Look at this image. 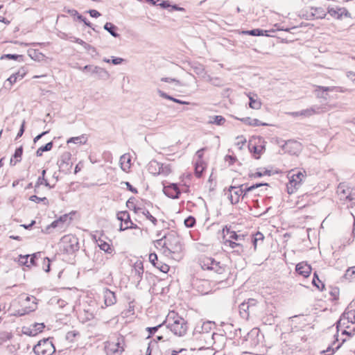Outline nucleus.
<instances>
[{
  "label": "nucleus",
  "instance_id": "obj_1",
  "mask_svg": "<svg viewBox=\"0 0 355 355\" xmlns=\"http://www.w3.org/2000/svg\"><path fill=\"white\" fill-rule=\"evenodd\" d=\"M175 315V312L168 315L167 327L175 335L182 336L187 331V322L183 318Z\"/></svg>",
  "mask_w": 355,
  "mask_h": 355
},
{
  "label": "nucleus",
  "instance_id": "obj_2",
  "mask_svg": "<svg viewBox=\"0 0 355 355\" xmlns=\"http://www.w3.org/2000/svg\"><path fill=\"white\" fill-rule=\"evenodd\" d=\"M261 186H268V184L258 183L245 189H243V184L240 185L239 187L230 186L228 189L229 192L230 193L229 199L232 204L235 205L239 202L240 197L243 198L248 192Z\"/></svg>",
  "mask_w": 355,
  "mask_h": 355
},
{
  "label": "nucleus",
  "instance_id": "obj_3",
  "mask_svg": "<svg viewBox=\"0 0 355 355\" xmlns=\"http://www.w3.org/2000/svg\"><path fill=\"white\" fill-rule=\"evenodd\" d=\"M305 178L304 173L297 171V173H293L290 171L288 174V178L289 180L286 184L287 191L289 194L295 193L302 185L303 179Z\"/></svg>",
  "mask_w": 355,
  "mask_h": 355
},
{
  "label": "nucleus",
  "instance_id": "obj_4",
  "mask_svg": "<svg viewBox=\"0 0 355 355\" xmlns=\"http://www.w3.org/2000/svg\"><path fill=\"white\" fill-rule=\"evenodd\" d=\"M199 264L202 269L211 270L217 274H222L225 271V267L219 261L209 257H203L200 259Z\"/></svg>",
  "mask_w": 355,
  "mask_h": 355
},
{
  "label": "nucleus",
  "instance_id": "obj_5",
  "mask_svg": "<svg viewBox=\"0 0 355 355\" xmlns=\"http://www.w3.org/2000/svg\"><path fill=\"white\" fill-rule=\"evenodd\" d=\"M63 250L68 254H72L79 249L78 238L72 234L64 236L61 239Z\"/></svg>",
  "mask_w": 355,
  "mask_h": 355
},
{
  "label": "nucleus",
  "instance_id": "obj_6",
  "mask_svg": "<svg viewBox=\"0 0 355 355\" xmlns=\"http://www.w3.org/2000/svg\"><path fill=\"white\" fill-rule=\"evenodd\" d=\"M33 351L37 355H52L55 352L53 343L49 339H43L35 345Z\"/></svg>",
  "mask_w": 355,
  "mask_h": 355
},
{
  "label": "nucleus",
  "instance_id": "obj_7",
  "mask_svg": "<svg viewBox=\"0 0 355 355\" xmlns=\"http://www.w3.org/2000/svg\"><path fill=\"white\" fill-rule=\"evenodd\" d=\"M350 324L355 325V309L347 308L338 321L337 329L342 327L346 329L350 328ZM353 331H355V326L353 327Z\"/></svg>",
  "mask_w": 355,
  "mask_h": 355
},
{
  "label": "nucleus",
  "instance_id": "obj_8",
  "mask_svg": "<svg viewBox=\"0 0 355 355\" xmlns=\"http://www.w3.org/2000/svg\"><path fill=\"white\" fill-rule=\"evenodd\" d=\"M281 148L284 153L292 155H298L302 150V145L297 141L288 140L282 144Z\"/></svg>",
  "mask_w": 355,
  "mask_h": 355
},
{
  "label": "nucleus",
  "instance_id": "obj_9",
  "mask_svg": "<svg viewBox=\"0 0 355 355\" xmlns=\"http://www.w3.org/2000/svg\"><path fill=\"white\" fill-rule=\"evenodd\" d=\"M117 219L121 222L120 225V231H123L127 229H137V225L134 224L130 217V214L128 211H119L117 214Z\"/></svg>",
  "mask_w": 355,
  "mask_h": 355
},
{
  "label": "nucleus",
  "instance_id": "obj_10",
  "mask_svg": "<svg viewBox=\"0 0 355 355\" xmlns=\"http://www.w3.org/2000/svg\"><path fill=\"white\" fill-rule=\"evenodd\" d=\"M58 166L60 171L64 173H69L71 172L73 163L71 162V154L69 152L63 153L58 161Z\"/></svg>",
  "mask_w": 355,
  "mask_h": 355
},
{
  "label": "nucleus",
  "instance_id": "obj_11",
  "mask_svg": "<svg viewBox=\"0 0 355 355\" xmlns=\"http://www.w3.org/2000/svg\"><path fill=\"white\" fill-rule=\"evenodd\" d=\"M121 338H118L116 341H107L105 343V349L107 355H113L123 351Z\"/></svg>",
  "mask_w": 355,
  "mask_h": 355
},
{
  "label": "nucleus",
  "instance_id": "obj_12",
  "mask_svg": "<svg viewBox=\"0 0 355 355\" xmlns=\"http://www.w3.org/2000/svg\"><path fill=\"white\" fill-rule=\"evenodd\" d=\"M82 70L90 71L93 74H96L97 78L101 80H106L110 78L109 72L100 67L93 65H86L82 68Z\"/></svg>",
  "mask_w": 355,
  "mask_h": 355
},
{
  "label": "nucleus",
  "instance_id": "obj_13",
  "mask_svg": "<svg viewBox=\"0 0 355 355\" xmlns=\"http://www.w3.org/2000/svg\"><path fill=\"white\" fill-rule=\"evenodd\" d=\"M337 194L340 200L352 201L353 200L351 195V188L344 182L338 184Z\"/></svg>",
  "mask_w": 355,
  "mask_h": 355
},
{
  "label": "nucleus",
  "instance_id": "obj_14",
  "mask_svg": "<svg viewBox=\"0 0 355 355\" xmlns=\"http://www.w3.org/2000/svg\"><path fill=\"white\" fill-rule=\"evenodd\" d=\"M327 15V11L322 7H311L306 10L305 15L307 19H323Z\"/></svg>",
  "mask_w": 355,
  "mask_h": 355
},
{
  "label": "nucleus",
  "instance_id": "obj_15",
  "mask_svg": "<svg viewBox=\"0 0 355 355\" xmlns=\"http://www.w3.org/2000/svg\"><path fill=\"white\" fill-rule=\"evenodd\" d=\"M163 191L166 196L173 199L178 198L180 195L178 184L174 183L164 185Z\"/></svg>",
  "mask_w": 355,
  "mask_h": 355
},
{
  "label": "nucleus",
  "instance_id": "obj_16",
  "mask_svg": "<svg viewBox=\"0 0 355 355\" xmlns=\"http://www.w3.org/2000/svg\"><path fill=\"white\" fill-rule=\"evenodd\" d=\"M195 286L197 291L201 295H207L211 291L210 282L205 279L197 280Z\"/></svg>",
  "mask_w": 355,
  "mask_h": 355
},
{
  "label": "nucleus",
  "instance_id": "obj_17",
  "mask_svg": "<svg viewBox=\"0 0 355 355\" xmlns=\"http://www.w3.org/2000/svg\"><path fill=\"white\" fill-rule=\"evenodd\" d=\"M149 261L162 272L166 273L169 270V266L167 264L158 261L157 256L155 253H150L149 254Z\"/></svg>",
  "mask_w": 355,
  "mask_h": 355
},
{
  "label": "nucleus",
  "instance_id": "obj_18",
  "mask_svg": "<svg viewBox=\"0 0 355 355\" xmlns=\"http://www.w3.org/2000/svg\"><path fill=\"white\" fill-rule=\"evenodd\" d=\"M296 272L303 276L304 277H308L311 272V267L305 261H302L296 265Z\"/></svg>",
  "mask_w": 355,
  "mask_h": 355
},
{
  "label": "nucleus",
  "instance_id": "obj_19",
  "mask_svg": "<svg viewBox=\"0 0 355 355\" xmlns=\"http://www.w3.org/2000/svg\"><path fill=\"white\" fill-rule=\"evenodd\" d=\"M45 327V325L44 323H35L33 325H31V327L26 328L25 330L23 331L24 334L35 336L37 334L42 332Z\"/></svg>",
  "mask_w": 355,
  "mask_h": 355
},
{
  "label": "nucleus",
  "instance_id": "obj_20",
  "mask_svg": "<svg viewBox=\"0 0 355 355\" xmlns=\"http://www.w3.org/2000/svg\"><path fill=\"white\" fill-rule=\"evenodd\" d=\"M104 303L106 306L114 305L116 302L115 293L108 288L103 290Z\"/></svg>",
  "mask_w": 355,
  "mask_h": 355
},
{
  "label": "nucleus",
  "instance_id": "obj_21",
  "mask_svg": "<svg viewBox=\"0 0 355 355\" xmlns=\"http://www.w3.org/2000/svg\"><path fill=\"white\" fill-rule=\"evenodd\" d=\"M327 12L335 19H340L343 15H347V11L345 8L338 6L328 7Z\"/></svg>",
  "mask_w": 355,
  "mask_h": 355
},
{
  "label": "nucleus",
  "instance_id": "obj_22",
  "mask_svg": "<svg viewBox=\"0 0 355 355\" xmlns=\"http://www.w3.org/2000/svg\"><path fill=\"white\" fill-rule=\"evenodd\" d=\"M168 245H166L164 248L163 253L168 256L173 253L178 252L181 250L182 247L181 245H179L178 242H175V246H172L171 239V238L167 239Z\"/></svg>",
  "mask_w": 355,
  "mask_h": 355
},
{
  "label": "nucleus",
  "instance_id": "obj_23",
  "mask_svg": "<svg viewBox=\"0 0 355 355\" xmlns=\"http://www.w3.org/2000/svg\"><path fill=\"white\" fill-rule=\"evenodd\" d=\"M193 72L196 73L198 76L202 77V78L205 79L206 80L210 81L211 78L209 75L207 74V72L205 71V67L198 63H196L192 67Z\"/></svg>",
  "mask_w": 355,
  "mask_h": 355
},
{
  "label": "nucleus",
  "instance_id": "obj_24",
  "mask_svg": "<svg viewBox=\"0 0 355 355\" xmlns=\"http://www.w3.org/2000/svg\"><path fill=\"white\" fill-rule=\"evenodd\" d=\"M319 107H312L306 110H301L300 112H294L291 113V114L293 116H311L315 114L319 113Z\"/></svg>",
  "mask_w": 355,
  "mask_h": 355
},
{
  "label": "nucleus",
  "instance_id": "obj_25",
  "mask_svg": "<svg viewBox=\"0 0 355 355\" xmlns=\"http://www.w3.org/2000/svg\"><path fill=\"white\" fill-rule=\"evenodd\" d=\"M132 272L135 273V275L137 276V279L138 282H139L142 279L144 273V266L141 261L137 260L134 263Z\"/></svg>",
  "mask_w": 355,
  "mask_h": 355
},
{
  "label": "nucleus",
  "instance_id": "obj_26",
  "mask_svg": "<svg viewBox=\"0 0 355 355\" xmlns=\"http://www.w3.org/2000/svg\"><path fill=\"white\" fill-rule=\"evenodd\" d=\"M236 119L237 120L242 121L243 123L248 125H251V126H260V125L266 126V125H268V124L266 123H262L257 119H251L250 117H245V118L236 117Z\"/></svg>",
  "mask_w": 355,
  "mask_h": 355
},
{
  "label": "nucleus",
  "instance_id": "obj_27",
  "mask_svg": "<svg viewBox=\"0 0 355 355\" xmlns=\"http://www.w3.org/2000/svg\"><path fill=\"white\" fill-rule=\"evenodd\" d=\"M27 73V69L25 67H21L18 71L15 73H13L10 76L7 80L10 83V85L16 83L17 79H22Z\"/></svg>",
  "mask_w": 355,
  "mask_h": 355
},
{
  "label": "nucleus",
  "instance_id": "obj_28",
  "mask_svg": "<svg viewBox=\"0 0 355 355\" xmlns=\"http://www.w3.org/2000/svg\"><path fill=\"white\" fill-rule=\"evenodd\" d=\"M134 211L135 213H141L143 215H144L146 218L150 221H151L154 225H157V220L156 219V218H155L153 215L150 214L148 210L141 207H134Z\"/></svg>",
  "mask_w": 355,
  "mask_h": 355
},
{
  "label": "nucleus",
  "instance_id": "obj_29",
  "mask_svg": "<svg viewBox=\"0 0 355 355\" xmlns=\"http://www.w3.org/2000/svg\"><path fill=\"white\" fill-rule=\"evenodd\" d=\"M130 156L129 154H124L120 157V164L121 169L127 172L130 168Z\"/></svg>",
  "mask_w": 355,
  "mask_h": 355
},
{
  "label": "nucleus",
  "instance_id": "obj_30",
  "mask_svg": "<svg viewBox=\"0 0 355 355\" xmlns=\"http://www.w3.org/2000/svg\"><path fill=\"white\" fill-rule=\"evenodd\" d=\"M45 174H46V170L44 169L42 171V175L37 178V180L35 184V190L36 191V189L39 188L41 185H44L46 187H49V189H51L53 187V186H51L49 183V182L45 179Z\"/></svg>",
  "mask_w": 355,
  "mask_h": 355
},
{
  "label": "nucleus",
  "instance_id": "obj_31",
  "mask_svg": "<svg viewBox=\"0 0 355 355\" xmlns=\"http://www.w3.org/2000/svg\"><path fill=\"white\" fill-rule=\"evenodd\" d=\"M253 312L250 308V305H248L245 302L241 303L239 305V313L241 316L244 319H248L250 313Z\"/></svg>",
  "mask_w": 355,
  "mask_h": 355
},
{
  "label": "nucleus",
  "instance_id": "obj_32",
  "mask_svg": "<svg viewBox=\"0 0 355 355\" xmlns=\"http://www.w3.org/2000/svg\"><path fill=\"white\" fill-rule=\"evenodd\" d=\"M225 119L220 115L217 116H210L209 117L208 123L209 124H215L217 125H223L225 123Z\"/></svg>",
  "mask_w": 355,
  "mask_h": 355
},
{
  "label": "nucleus",
  "instance_id": "obj_33",
  "mask_svg": "<svg viewBox=\"0 0 355 355\" xmlns=\"http://www.w3.org/2000/svg\"><path fill=\"white\" fill-rule=\"evenodd\" d=\"M104 29L106 30L107 32H109L112 36H113L114 37H119V34L117 33V32H116L118 28L113 24H112L110 22H107L104 25Z\"/></svg>",
  "mask_w": 355,
  "mask_h": 355
},
{
  "label": "nucleus",
  "instance_id": "obj_34",
  "mask_svg": "<svg viewBox=\"0 0 355 355\" xmlns=\"http://www.w3.org/2000/svg\"><path fill=\"white\" fill-rule=\"evenodd\" d=\"M96 241L97 245H98V247L100 248V249L101 250H103L104 252H105L107 253L112 252V248L110 247V245L108 243L104 241L101 238H98V239H96Z\"/></svg>",
  "mask_w": 355,
  "mask_h": 355
},
{
  "label": "nucleus",
  "instance_id": "obj_35",
  "mask_svg": "<svg viewBox=\"0 0 355 355\" xmlns=\"http://www.w3.org/2000/svg\"><path fill=\"white\" fill-rule=\"evenodd\" d=\"M224 243L226 246H229L232 249H234L235 248H239V249L236 250L237 252H241L243 251V244L240 242H234L230 239H227L225 241Z\"/></svg>",
  "mask_w": 355,
  "mask_h": 355
},
{
  "label": "nucleus",
  "instance_id": "obj_36",
  "mask_svg": "<svg viewBox=\"0 0 355 355\" xmlns=\"http://www.w3.org/2000/svg\"><path fill=\"white\" fill-rule=\"evenodd\" d=\"M23 153V147L21 146L20 147L17 148L15 153L13 155V158H15L16 160L14 162L12 158H11L10 164V165L15 166L17 162L21 161V157Z\"/></svg>",
  "mask_w": 355,
  "mask_h": 355
},
{
  "label": "nucleus",
  "instance_id": "obj_37",
  "mask_svg": "<svg viewBox=\"0 0 355 355\" xmlns=\"http://www.w3.org/2000/svg\"><path fill=\"white\" fill-rule=\"evenodd\" d=\"M160 163L157 161H151L149 163L148 165V171L153 174V175H158L159 174V169Z\"/></svg>",
  "mask_w": 355,
  "mask_h": 355
},
{
  "label": "nucleus",
  "instance_id": "obj_38",
  "mask_svg": "<svg viewBox=\"0 0 355 355\" xmlns=\"http://www.w3.org/2000/svg\"><path fill=\"white\" fill-rule=\"evenodd\" d=\"M157 93L159 94V95L164 98H166V99H168V100H171V101H173V102H175V103H178L179 104H182V105H187V104H189L188 102H186V101H181V100H179V99H177V98H175L169 95H168L166 93L162 92V90L160 89H158L157 90Z\"/></svg>",
  "mask_w": 355,
  "mask_h": 355
},
{
  "label": "nucleus",
  "instance_id": "obj_39",
  "mask_svg": "<svg viewBox=\"0 0 355 355\" xmlns=\"http://www.w3.org/2000/svg\"><path fill=\"white\" fill-rule=\"evenodd\" d=\"M345 339L343 340L342 343L336 345V341H334L331 346H329L326 350L321 352V354L329 353L327 355H332L336 350H338L342 345V343L345 342Z\"/></svg>",
  "mask_w": 355,
  "mask_h": 355
},
{
  "label": "nucleus",
  "instance_id": "obj_40",
  "mask_svg": "<svg viewBox=\"0 0 355 355\" xmlns=\"http://www.w3.org/2000/svg\"><path fill=\"white\" fill-rule=\"evenodd\" d=\"M268 31H263L259 28L252 29L250 31H243V33L244 34L253 35V36H260V35H268L266 33H268Z\"/></svg>",
  "mask_w": 355,
  "mask_h": 355
},
{
  "label": "nucleus",
  "instance_id": "obj_41",
  "mask_svg": "<svg viewBox=\"0 0 355 355\" xmlns=\"http://www.w3.org/2000/svg\"><path fill=\"white\" fill-rule=\"evenodd\" d=\"M86 141H87V137H85V135H82L81 136H79V137H71L67 140V144L73 143V144H85Z\"/></svg>",
  "mask_w": 355,
  "mask_h": 355
},
{
  "label": "nucleus",
  "instance_id": "obj_42",
  "mask_svg": "<svg viewBox=\"0 0 355 355\" xmlns=\"http://www.w3.org/2000/svg\"><path fill=\"white\" fill-rule=\"evenodd\" d=\"M250 103L249 106L252 109L259 110L261 107V103L258 98H254L253 96H249Z\"/></svg>",
  "mask_w": 355,
  "mask_h": 355
},
{
  "label": "nucleus",
  "instance_id": "obj_43",
  "mask_svg": "<svg viewBox=\"0 0 355 355\" xmlns=\"http://www.w3.org/2000/svg\"><path fill=\"white\" fill-rule=\"evenodd\" d=\"M53 142L50 141V142L47 143L46 145L41 146L36 151V155L37 157H41L42 155L43 152L51 150L53 148Z\"/></svg>",
  "mask_w": 355,
  "mask_h": 355
},
{
  "label": "nucleus",
  "instance_id": "obj_44",
  "mask_svg": "<svg viewBox=\"0 0 355 355\" xmlns=\"http://www.w3.org/2000/svg\"><path fill=\"white\" fill-rule=\"evenodd\" d=\"M312 284H313V286H315L320 291H322L324 288V284L322 283L320 279L318 278L316 272H315L313 274Z\"/></svg>",
  "mask_w": 355,
  "mask_h": 355
},
{
  "label": "nucleus",
  "instance_id": "obj_45",
  "mask_svg": "<svg viewBox=\"0 0 355 355\" xmlns=\"http://www.w3.org/2000/svg\"><path fill=\"white\" fill-rule=\"evenodd\" d=\"M345 278L350 282H355V266L349 268L346 270Z\"/></svg>",
  "mask_w": 355,
  "mask_h": 355
},
{
  "label": "nucleus",
  "instance_id": "obj_46",
  "mask_svg": "<svg viewBox=\"0 0 355 355\" xmlns=\"http://www.w3.org/2000/svg\"><path fill=\"white\" fill-rule=\"evenodd\" d=\"M214 325V323L210 321L205 322L202 323L201 326V331L199 332L200 333H209L211 329H212L213 326Z\"/></svg>",
  "mask_w": 355,
  "mask_h": 355
},
{
  "label": "nucleus",
  "instance_id": "obj_47",
  "mask_svg": "<svg viewBox=\"0 0 355 355\" xmlns=\"http://www.w3.org/2000/svg\"><path fill=\"white\" fill-rule=\"evenodd\" d=\"M167 239H168V236L166 235H164L162 238H160L155 241V246L156 248H158V247L164 248L166 245H168Z\"/></svg>",
  "mask_w": 355,
  "mask_h": 355
},
{
  "label": "nucleus",
  "instance_id": "obj_48",
  "mask_svg": "<svg viewBox=\"0 0 355 355\" xmlns=\"http://www.w3.org/2000/svg\"><path fill=\"white\" fill-rule=\"evenodd\" d=\"M29 200L37 203L42 202L46 205H49V200L46 197L40 198L37 196L36 195H33L29 198Z\"/></svg>",
  "mask_w": 355,
  "mask_h": 355
},
{
  "label": "nucleus",
  "instance_id": "obj_49",
  "mask_svg": "<svg viewBox=\"0 0 355 355\" xmlns=\"http://www.w3.org/2000/svg\"><path fill=\"white\" fill-rule=\"evenodd\" d=\"M245 236L243 234H237L236 232L231 231L230 232V239H234L238 242H240L244 240Z\"/></svg>",
  "mask_w": 355,
  "mask_h": 355
},
{
  "label": "nucleus",
  "instance_id": "obj_50",
  "mask_svg": "<svg viewBox=\"0 0 355 355\" xmlns=\"http://www.w3.org/2000/svg\"><path fill=\"white\" fill-rule=\"evenodd\" d=\"M171 167L169 165H164L162 164H160L159 169V174L168 175L171 173Z\"/></svg>",
  "mask_w": 355,
  "mask_h": 355
},
{
  "label": "nucleus",
  "instance_id": "obj_51",
  "mask_svg": "<svg viewBox=\"0 0 355 355\" xmlns=\"http://www.w3.org/2000/svg\"><path fill=\"white\" fill-rule=\"evenodd\" d=\"M245 143H246V139H245V138L243 135L238 136L236 138L235 145L236 146H238L239 149L241 150L243 146V145Z\"/></svg>",
  "mask_w": 355,
  "mask_h": 355
},
{
  "label": "nucleus",
  "instance_id": "obj_52",
  "mask_svg": "<svg viewBox=\"0 0 355 355\" xmlns=\"http://www.w3.org/2000/svg\"><path fill=\"white\" fill-rule=\"evenodd\" d=\"M196 224V219L193 216H189L184 220V225L187 227H193Z\"/></svg>",
  "mask_w": 355,
  "mask_h": 355
},
{
  "label": "nucleus",
  "instance_id": "obj_53",
  "mask_svg": "<svg viewBox=\"0 0 355 355\" xmlns=\"http://www.w3.org/2000/svg\"><path fill=\"white\" fill-rule=\"evenodd\" d=\"M78 335H79V332H78V331H75V330H73V331H69V332H67V334H66V338H67V340H69V341L72 342V341L73 340L74 338H75L76 336H78Z\"/></svg>",
  "mask_w": 355,
  "mask_h": 355
},
{
  "label": "nucleus",
  "instance_id": "obj_54",
  "mask_svg": "<svg viewBox=\"0 0 355 355\" xmlns=\"http://www.w3.org/2000/svg\"><path fill=\"white\" fill-rule=\"evenodd\" d=\"M32 300V305L28 306V311H34L36 308V303L35 302V297H33V296H31V297H28L27 296L26 297V300L25 301L26 302H30Z\"/></svg>",
  "mask_w": 355,
  "mask_h": 355
},
{
  "label": "nucleus",
  "instance_id": "obj_55",
  "mask_svg": "<svg viewBox=\"0 0 355 355\" xmlns=\"http://www.w3.org/2000/svg\"><path fill=\"white\" fill-rule=\"evenodd\" d=\"M23 55H16V54H4L1 56L0 59L3 60L5 58L17 60V58H21Z\"/></svg>",
  "mask_w": 355,
  "mask_h": 355
},
{
  "label": "nucleus",
  "instance_id": "obj_56",
  "mask_svg": "<svg viewBox=\"0 0 355 355\" xmlns=\"http://www.w3.org/2000/svg\"><path fill=\"white\" fill-rule=\"evenodd\" d=\"M252 237L256 239L259 243V244L263 243L264 236L261 232H257L254 234L252 235Z\"/></svg>",
  "mask_w": 355,
  "mask_h": 355
},
{
  "label": "nucleus",
  "instance_id": "obj_57",
  "mask_svg": "<svg viewBox=\"0 0 355 355\" xmlns=\"http://www.w3.org/2000/svg\"><path fill=\"white\" fill-rule=\"evenodd\" d=\"M162 81H164V82H166V83H174L175 85L176 86H179L180 85V81L175 79V78H162L161 79Z\"/></svg>",
  "mask_w": 355,
  "mask_h": 355
},
{
  "label": "nucleus",
  "instance_id": "obj_58",
  "mask_svg": "<svg viewBox=\"0 0 355 355\" xmlns=\"http://www.w3.org/2000/svg\"><path fill=\"white\" fill-rule=\"evenodd\" d=\"M204 170V166L202 164H197L195 168L196 174L198 177H200Z\"/></svg>",
  "mask_w": 355,
  "mask_h": 355
},
{
  "label": "nucleus",
  "instance_id": "obj_59",
  "mask_svg": "<svg viewBox=\"0 0 355 355\" xmlns=\"http://www.w3.org/2000/svg\"><path fill=\"white\" fill-rule=\"evenodd\" d=\"M262 149H263V147H261V148H259L258 146H249L250 151L251 153H253L257 155H260Z\"/></svg>",
  "mask_w": 355,
  "mask_h": 355
},
{
  "label": "nucleus",
  "instance_id": "obj_60",
  "mask_svg": "<svg viewBox=\"0 0 355 355\" xmlns=\"http://www.w3.org/2000/svg\"><path fill=\"white\" fill-rule=\"evenodd\" d=\"M29 257H30V255H28V254L24 255V256L20 255L19 261L23 265L29 266V265L28 264V259Z\"/></svg>",
  "mask_w": 355,
  "mask_h": 355
},
{
  "label": "nucleus",
  "instance_id": "obj_61",
  "mask_svg": "<svg viewBox=\"0 0 355 355\" xmlns=\"http://www.w3.org/2000/svg\"><path fill=\"white\" fill-rule=\"evenodd\" d=\"M248 305H250L251 311H254L257 304V301L254 299H248V302H245Z\"/></svg>",
  "mask_w": 355,
  "mask_h": 355
},
{
  "label": "nucleus",
  "instance_id": "obj_62",
  "mask_svg": "<svg viewBox=\"0 0 355 355\" xmlns=\"http://www.w3.org/2000/svg\"><path fill=\"white\" fill-rule=\"evenodd\" d=\"M87 12L92 17L97 18L101 16V13L96 10H89Z\"/></svg>",
  "mask_w": 355,
  "mask_h": 355
},
{
  "label": "nucleus",
  "instance_id": "obj_63",
  "mask_svg": "<svg viewBox=\"0 0 355 355\" xmlns=\"http://www.w3.org/2000/svg\"><path fill=\"white\" fill-rule=\"evenodd\" d=\"M162 325V324H159V325H157L156 327H148L146 329L149 332L150 334H155L158 330V329Z\"/></svg>",
  "mask_w": 355,
  "mask_h": 355
},
{
  "label": "nucleus",
  "instance_id": "obj_64",
  "mask_svg": "<svg viewBox=\"0 0 355 355\" xmlns=\"http://www.w3.org/2000/svg\"><path fill=\"white\" fill-rule=\"evenodd\" d=\"M123 59L121 58H113L111 60V62L113 64H120L123 62Z\"/></svg>",
  "mask_w": 355,
  "mask_h": 355
}]
</instances>
